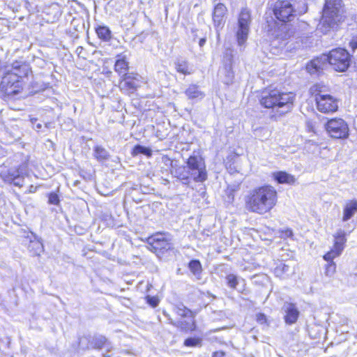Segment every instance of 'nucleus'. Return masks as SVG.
Segmentation results:
<instances>
[{"label": "nucleus", "mask_w": 357, "mask_h": 357, "mask_svg": "<svg viewBox=\"0 0 357 357\" xmlns=\"http://www.w3.org/2000/svg\"><path fill=\"white\" fill-rule=\"evenodd\" d=\"M351 63L349 53L343 48L333 49L328 54H323L312 59L306 66L307 72L311 75H319L331 66L333 70L344 72Z\"/></svg>", "instance_id": "f257e3e1"}, {"label": "nucleus", "mask_w": 357, "mask_h": 357, "mask_svg": "<svg viewBox=\"0 0 357 357\" xmlns=\"http://www.w3.org/2000/svg\"><path fill=\"white\" fill-rule=\"evenodd\" d=\"M277 202V190L270 185L256 187L248 191L245 196V208L251 213L260 215L269 212Z\"/></svg>", "instance_id": "f03ea898"}, {"label": "nucleus", "mask_w": 357, "mask_h": 357, "mask_svg": "<svg viewBox=\"0 0 357 357\" xmlns=\"http://www.w3.org/2000/svg\"><path fill=\"white\" fill-rule=\"evenodd\" d=\"M186 165H181L172 171V176L184 185H189L191 181L197 183L204 182L207 178V171L204 159L199 155H190Z\"/></svg>", "instance_id": "7ed1b4c3"}, {"label": "nucleus", "mask_w": 357, "mask_h": 357, "mask_svg": "<svg viewBox=\"0 0 357 357\" xmlns=\"http://www.w3.org/2000/svg\"><path fill=\"white\" fill-rule=\"evenodd\" d=\"M294 99L295 95L291 92H284L278 89H268L261 93L260 103L265 108L272 109L283 114L292 109Z\"/></svg>", "instance_id": "20e7f679"}, {"label": "nucleus", "mask_w": 357, "mask_h": 357, "mask_svg": "<svg viewBox=\"0 0 357 357\" xmlns=\"http://www.w3.org/2000/svg\"><path fill=\"white\" fill-rule=\"evenodd\" d=\"M307 10L305 0H277L273 11L275 17L282 21H291L294 17L304 14Z\"/></svg>", "instance_id": "39448f33"}, {"label": "nucleus", "mask_w": 357, "mask_h": 357, "mask_svg": "<svg viewBox=\"0 0 357 357\" xmlns=\"http://www.w3.org/2000/svg\"><path fill=\"white\" fill-rule=\"evenodd\" d=\"M342 0H325L320 20V29L324 33L344 20Z\"/></svg>", "instance_id": "423d86ee"}, {"label": "nucleus", "mask_w": 357, "mask_h": 357, "mask_svg": "<svg viewBox=\"0 0 357 357\" xmlns=\"http://www.w3.org/2000/svg\"><path fill=\"white\" fill-rule=\"evenodd\" d=\"M311 93L314 96L317 109L326 114L333 113L338 109V100L335 96L326 93L325 86L316 84L310 88Z\"/></svg>", "instance_id": "0eeeda50"}, {"label": "nucleus", "mask_w": 357, "mask_h": 357, "mask_svg": "<svg viewBox=\"0 0 357 357\" xmlns=\"http://www.w3.org/2000/svg\"><path fill=\"white\" fill-rule=\"evenodd\" d=\"M26 175H27V165L26 163L10 168L4 167L0 171V177L4 182L20 188L24 185Z\"/></svg>", "instance_id": "6e6552de"}, {"label": "nucleus", "mask_w": 357, "mask_h": 357, "mask_svg": "<svg viewBox=\"0 0 357 357\" xmlns=\"http://www.w3.org/2000/svg\"><path fill=\"white\" fill-rule=\"evenodd\" d=\"M326 130L335 139H345L349 136V126L342 119H332L327 121Z\"/></svg>", "instance_id": "1a4fd4ad"}, {"label": "nucleus", "mask_w": 357, "mask_h": 357, "mask_svg": "<svg viewBox=\"0 0 357 357\" xmlns=\"http://www.w3.org/2000/svg\"><path fill=\"white\" fill-rule=\"evenodd\" d=\"M149 249L155 252L163 254L172 248L171 239L165 234H156L147 240Z\"/></svg>", "instance_id": "9d476101"}, {"label": "nucleus", "mask_w": 357, "mask_h": 357, "mask_svg": "<svg viewBox=\"0 0 357 357\" xmlns=\"http://www.w3.org/2000/svg\"><path fill=\"white\" fill-rule=\"evenodd\" d=\"M250 22V11L247 8L242 9L238 17V27L236 32L237 41L240 46H242L247 40Z\"/></svg>", "instance_id": "9b49d317"}, {"label": "nucleus", "mask_w": 357, "mask_h": 357, "mask_svg": "<svg viewBox=\"0 0 357 357\" xmlns=\"http://www.w3.org/2000/svg\"><path fill=\"white\" fill-rule=\"evenodd\" d=\"M16 80L15 73H6L0 83V91L8 98H13L22 91V82H16L13 86H8L9 82Z\"/></svg>", "instance_id": "f8f14e48"}, {"label": "nucleus", "mask_w": 357, "mask_h": 357, "mask_svg": "<svg viewBox=\"0 0 357 357\" xmlns=\"http://www.w3.org/2000/svg\"><path fill=\"white\" fill-rule=\"evenodd\" d=\"M345 236L346 233L342 229L337 231L334 235L335 243L333 248L324 256V259L326 261L333 259L335 257L339 256L341 254L344 250V243L347 241Z\"/></svg>", "instance_id": "ddd939ff"}, {"label": "nucleus", "mask_w": 357, "mask_h": 357, "mask_svg": "<svg viewBox=\"0 0 357 357\" xmlns=\"http://www.w3.org/2000/svg\"><path fill=\"white\" fill-rule=\"evenodd\" d=\"M282 310L284 312V319L287 324L292 325L295 324L299 317L300 312L298 311L296 304L284 302Z\"/></svg>", "instance_id": "4468645a"}, {"label": "nucleus", "mask_w": 357, "mask_h": 357, "mask_svg": "<svg viewBox=\"0 0 357 357\" xmlns=\"http://www.w3.org/2000/svg\"><path fill=\"white\" fill-rule=\"evenodd\" d=\"M122 77L123 79L120 82V86L122 89L132 92L139 86V80L133 73H128Z\"/></svg>", "instance_id": "2eb2a0df"}, {"label": "nucleus", "mask_w": 357, "mask_h": 357, "mask_svg": "<svg viewBox=\"0 0 357 357\" xmlns=\"http://www.w3.org/2000/svg\"><path fill=\"white\" fill-rule=\"evenodd\" d=\"M227 11V7L222 3H219L215 6L213 20L215 26L219 27L224 24Z\"/></svg>", "instance_id": "dca6fc26"}, {"label": "nucleus", "mask_w": 357, "mask_h": 357, "mask_svg": "<svg viewBox=\"0 0 357 357\" xmlns=\"http://www.w3.org/2000/svg\"><path fill=\"white\" fill-rule=\"evenodd\" d=\"M28 68L26 66H20L18 65V63H14L13 65V70L10 72H8V73H15L16 74V80L15 81H11L9 82V84H8V86H13L14 84H16V82H19L21 81V78L24 76H26L27 75Z\"/></svg>", "instance_id": "f3484780"}, {"label": "nucleus", "mask_w": 357, "mask_h": 357, "mask_svg": "<svg viewBox=\"0 0 357 357\" xmlns=\"http://www.w3.org/2000/svg\"><path fill=\"white\" fill-rule=\"evenodd\" d=\"M272 177L278 183L293 184L296 181L294 176L283 171L273 172Z\"/></svg>", "instance_id": "a211bd4d"}, {"label": "nucleus", "mask_w": 357, "mask_h": 357, "mask_svg": "<svg viewBox=\"0 0 357 357\" xmlns=\"http://www.w3.org/2000/svg\"><path fill=\"white\" fill-rule=\"evenodd\" d=\"M357 212V201L352 200L346 204L344 211L342 220L346 222L353 217Z\"/></svg>", "instance_id": "6ab92c4d"}, {"label": "nucleus", "mask_w": 357, "mask_h": 357, "mask_svg": "<svg viewBox=\"0 0 357 357\" xmlns=\"http://www.w3.org/2000/svg\"><path fill=\"white\" fill-rule=\"evenodd\" d=\"M109 349L112 346L105 337L102 335H95L91 337V347L93 349H100L102 347Z\"/></svg>", "instance_id": "aec40b11"}, {"label": "nucleus", "mask_w": 357, "mask_h": 357, "mask_svg": "<svg viewBox=\"0 0 357 357\" xmlns=\"http://www.w3.org/2000/svg\"><path fill=\"white\" fill-rule=\"evenodd\" d=\"M175 69L179 73L184 75H190L191 73V68L190 67L188 62L183 59H177L174 63Z\"/></svg>", "instance_id": "412c9836"}, {"label": "nucleus", "mask_w": 357, "mask_h": 357, "mask_svg": "<svg viewBox=\"0 0 357 357\" xmlns=\"http://www.w3.org/2000/svg\"><path fill=\"white\" fill-rule=\"evenodd\" d=\"M93 156L98 161L104 162L109 160L110 155L103 146L96 145L93 148Z\"/></svg>", "instance_id": "4be33fe9"}, {"label": "nucleus", "mask_w": 357, "mask_h": 357, "mask_svg": "<svg viewBox=\"0 0 357 357\" xmlns=\"http://www.w3.org/2000/svg\"><path fill=\"white\" fill-rule=\"evenodd\" d=\"M185 95L190 99H202L204 93L199 89V86L192 84L185 91Z\"/></svg>", "instance_id": "5701e85b"}, {"label": "nucleus", "mask_w": 357, "mask_h": 357, "mask_svg": "<svg viewBox=\"0 0 357 357\" xmlns=\"http://www.w3.org/2000/svg\"><path fill=\"white\" fill-rule=\"evenodd\" d=\"M220 74L222 79V82L227 84H230L234 79V74L232 70V67H222L220 70Z\"/></svg>", "instance_id": "b1692460"}, {"label": "nucleus", "mask_w": 357, "mask_h": 357, "mask_svg": "<svg viewBox=\"0 0 357 357\" xmlns=\"http://www.w3.org/2000/svg\"><path fill=\"white\" fill-rule=\"evenodd\" d=\"M96 32L98 38L105 42L109 41L112 38V31L107 26H98L96 28Z\"/></svg>", "instance_id": "393cba45"}, {"label": "nucleus", "mask_w": 357, "mask_h": 357, "mask_svg": "<svg viewBox=\"0 0 357 357\" xmlns=\"http://www.w3.org/2000/svg\"><path fill=\"white\" fill-rule=\"evenodd\" d=\"M114 70L121 77L128 74L127 73L128 70V63L125 57L116 60L114 65Z\"/></svg>", "instance_id": "a878e982"}, {"label": "nucleus", "mask_w": 357, "mask_h": 357, "mask_svg": "<svg viewBox=\"0 0 357 357\" xmlns=\"http://www.w3.org/2000/svg\"><path fill=\"white\" fill-rule=\"evenodd\" d=\"M174 311L181 317L191 318L192 319L194 317L192 312L183 304L176 305L174 308Z\"/></svg>", "instance_id": "bb28decb"}, {"label": "nucleus", "mask_w": 357, "mask_h": 357, "mask_svg": "<svg viewBox=\"0 0 357 357\" xmlns=\"http://www.w3.org/2000/svg\"><path fill=\"white\" fill-rule=\"evenodd\" d=\"M78 349L82 351H86L91 347V336H82L79 338L78 341Z\"/></svg>", "instance_id": "cd10ccee"}, {"label": "nucleus", "mask_w": 357, "mask_h": 357, "mask_svg": "<svg viewBox=\"0 0 357 357\" xmlns=\"http://www.w3.org/2000/svg\"><path fill=\"white\" fill-rule=\"evenodd\" d=\"M290 271V266L289 264L281 262L275 268V273L278 277H284V275H288Z\"/></svg>", "instance_id": "c85d7f7f"}, {"label": "nucleus", "mask_w": 357, "mask_h": 357, "mask_svg": "<svg viewBox=\"0 0 357 357\" xmlns=\"http://www.w3.org/2000/svg\"><path fill=\"white\" fill-rule=\"evenodd\" d=\"M34 241H30L29 248L33 250L34 255H40V252L43 251V243L39 239H36V236H34Z\"/></svg>", "instance_id": "c756f323"}, {"label": "nucleus", "mask_w": 357, "mask_h": 357, "mask_svg": "<svg viewBox=\"0 0 357 357\" xmlns=\"http://www.w3.org/2000/svg\"><path fill=\"white\" fill-rule=\"evenodd\" d=\"M138 154H144L147 156H151L152 151L150 148L142 145H136L132 149V155H136Z\"/></svg>", "instance_id": "7c9ffc66"}, {"label": "nucleus", "mask_w": 357, "mask_h": 357, "mask_svg": "<svg viewBox=\"0 0 357 357\" xmlns=\"http://www.w3.org/2000/svg\"><path fill=\"white\" fill-rule=\"evenodd\" d=\"M232 50L227 49L225 50L222 59L223 67H232L233 53Z\"/></svg>", "instance_id": "2f4dec72"}, {"label": "nucleus", "mask_w": 357, "mask_h": 357, "mask_svg": "<svg viewBox=\"0 0 357 357\" xmlns=\"http://www.w3.org/2000/svg\"><path fill=\"white\" fill-rule=\"evenodd\" d=\"M190 271L195 275H199L202 272V265L199 260H191L188 264Z\"/></svg>", "instance_id": "473e14b6"}, {"label": "nucleus", "mask_w": 357, "mask_h": 357, "mask_svg": "<svg viewBox=\"0 0 357 357\" xmlns=\"http://www.w3.org/2000/svg\"><path fill=\"white\" fill-rule=\"evenodd\" d=\"M240 278L234 274H229L226 276L227 284L229 287L236 289Z\"/></svg>", "instance_id": "72a5a7b5"}, {"label": "nucleus", "mask_w": 357, "mask_h": 357, "mask_svg": "<svg viewBox=\"0 0 357 357\" xmlns=\"http://www.w3.org/2000/svg\"><path fill=\"white\" fill-rule=\"evenodd\" d=\"M162 162L168 168H170L171 174H172V171L174 170L176 167H179L180 165L176 164V162L173 161L170 159L167 155H163L162 157Z\"/></svg>", "instance_id": "f704fd0d"}, {"label": "nucleus", "mask_w": 357, "mask_h": 357, "mask_svg": "<svg viewBox=\"0 0 357 357\" xmlns=\"http://www.w3.org/2000/svg\"><path fill=\"white\" fill-rule=\"evenodd\" d=\"M328 264L326 266L325 274L327 276H331L334 274L336 269V265L333 259L327 261Z\"/></svg>", "instance_id": "c9c22d12"}, {"label": "nucleus", "mask_w": 357, "mask_h": 357, "mask_svg": "<svg viewBox=\"0 0 357 357\" xmlns=\"http://www.w3.org/2000/svg\"><path fill=\"white\" fill-rule=\"evenodd\" d=\"M290 33H278L276 34L275 36V41L276 40H281V43L280 44V46L285 45V41L291 37Z\"/></svg>", "instance_id": "e433bc0d"}, {"label": "nucleus", "mask_w": 357, "mask_h": 357, "mask_svg": "<svg viewBox=\"0 0 357 357\" xmlns=\"http://www.w3.org/2000/svg\"><path fill=\"white\" fill-rule=\"evenodd\" d=\"M164 314L168 319V320L169 321V323L172 325L177 326V327H181V328H184V329H190V328H191V327L184 326V322L183 321H178L176 322L169 317V314H167L166 313H164Z\"/></svg>", "instance_id": "4c0bfd02"}, {"label": "nucleus", "mask_w": 357, "mask_h": 357, "mask_svg": "<svg viewBox=\"0 0 357 357\" xmlns=\"http://www.w3.org/2000/svg\"><path fill=\"white\" fill-rule=\"evenodd\" d=\"M184 344L187 347H195L200 344V340L194 337H189L185 340Z\"/></svg>", "instance_id": "58836bf2"}, {"label": "nucleus", "mask_w": 357, "mask_h": 357, "mask_svg": "<svg viewBox=\"0 0 357 357\" xmlns=\"http://www.w3.org/2000/svg\"><path fill=\"white\" fill-rule=\"evenodd\" d=\"M48 202L50 204L58 205L60 202L59 196L55 192H51L48 197Z\"/></svg>", "instance_id": "ea45409f"}, {"label": "nucleus", "mask_w": 357, "mask_h": 357, "mask_svg": "<svg viewBox=\"0 0 357 357\" xmlns=\"http://www.w3.org/2000/svg\"><path fill=\"white\" fill-rule=\"evenodd\" d=\"M256 320L261 325L268 326L267 317L263 313L257 314H256Z\"/></svg>", "instance_id": "a19ab883"}, {"label": "nucleus", "mask_w": 357, "mask_h": 357, "mask_svg": "<svg viewBox=\"0 0 357 357\" xmlns=\"http://www.w3.org/2000/svg\"><path fill=\"white\" fill-rule=\"evenodd\" d=\"M349 46L353 51L357 49V33L353 36L352 39L349 43Z\"/></svg>", "instance_id": "79ce46f5"}, {"label": "nucleus", "mask_w": 357, "mask_h": 357, "mask_svg": "<svg viewBox=\"0 0 357 357\" xmlns=\"http://www.w3.org/2000/svg\"><path fill=\"white\" fill-rule=\"evenodd\" d=\"M147 302L152 307H155L158 305V300L155 297L147 296Z\"/></svg>", "instance_id": "37998d69"}, {"label": "nucleus", "mask_w": 357, "mask_h": 357, "mask_svg": "<svg viewBox=\"0 0 357 357\" xmlns=\"http://www.w3.org/2000/svg\"><path fill=\"white\" fill-rule=\"evenodd\" d=\"M293 235V232L291 229H287L283 231V236L285 237H290Z\"/></svg>", "instance_id": "c03bdc74"}, {"label": "nucleus", "mask_w": 357, "mask_h": 357, "mask_svg": "<svg viewBox=\"0 0 357 357\" xmlns=\"http://www.w3.org/2000/svg\"><path fill=\"white\" fill-rule=\"evenodd\" d=\"M225 353L222 351H215L213 354V357H224Z\"/></svg>", "instance_id": "a18cd8bd"}, {"label": "nucleus", "mask_w": 357, "mask_h": 357, "mask_svg": "<svg viewBox=\"0 0 357 357\" xmlns=\"http://www.w3.org/2000/svg\"><path fill=\"white\" fill-rule=\"evenodd\" d=\"M354 68L355 72L357 73V55H356V56L354 59Z\"/></svg>", "instance_id": "49530a36"}, {"label": "nucleus", "mask_w": 357, "mask_h": 357, "mask_svg": "<svg viewBox=\"0 0 357 357\" xmlns=\"http://www.w3.org/2000/svg\"><path fill=\"white\" fill-rule=\"evenodd\" d=\"M42 128L41 123H37L36 126H34V128L38 131Z\"/></svg>", "instance_id": "de8ad7c7"}, {"label": "nucleus", "mask_w": 357, "mask_h": 357, "mask_svg": "<svg viewBox=\"0 0 357 357\" xmlns=\"http://www.w3.org/2000/svg\"><path fill=\"white\" fill-rule=\"evenodd\" d=\"M206 43V39L205 38H201L200 40H199V45L200 46H203Z\"/></svg>", "instance_id": "09e8293b"}, {"label": "nucleus", "mask_w": 357, "mask_h": 357, "mask_svg": "<svg viewBox=\"0 0 357 357\" xmlns=\"http://www.w3.org/2000/svg\"><path fill=\"white\" fill-rule=\"evenodd\" d=\"M121 352L122 354H131L129 351H127V350H122Z\"/></svg>", "instance_id": "8fccbe9b"}, {"label": "nucleus", "mask_w": 357, "mask_h": 357, "mask_svg": "<svg viewBox=\"0 0 357 357\" xmlns=\"http://www.w3.org/2000/svg\"><path fill=\"white\" fill-rule=\"evenodd\" d=\"M25 6L26 8H29V7L30 6V3L28 1H25Z\"/></svg>", "instance_id": "3c124183"}, {"label": "nucleus", "mask_w": 357, "mask_h": 357, "mask_svg": "<svg viewBox=\"0 0 357 357\" xmlns=\"http://www.w3.org/2000/svg\"><path fill=\"white\" fill-rule=\"evenodd\" d=\"M103 356H104V357H112V355H109V354H103Z\"/></svg>", "instance_id": "603ef678"}, {"label": "nucleus", "mask_w": 357, "mask_h": 357, "mask_svg": "<svg viewBox=\"0 0 357 357\" xmlns=\"http://www.w3.org/2000/svg\"><path fill=\"white\" fill-rule=\"evenodd\" d=\"M287 26H284L283 30H287Z\"/></svg>", "instance_id": "864d4df0"}]
</instances>
